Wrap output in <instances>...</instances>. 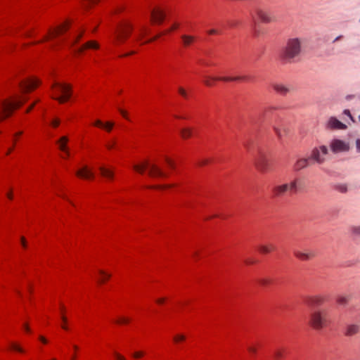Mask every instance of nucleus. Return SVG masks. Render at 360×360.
Masks as SVG:
<instances>
[{"mask_svg":"<svg viewBox=\"0 0 360 360\" xmlns=\"http://www.w3.org/2000/svg\"><path fill=\"white\" fill-rule=\"evenodd\" d=\"M303 40L300 38H290L281 50V58L285 63H294L298 60L302 53Z\"/></svg>","mask_w":360,"mask_h":360,"instance_id":"1","label":"nucleus"},{"mask_svg":"<svg viewBox=\"0 0 360 360\" xmlns=\"http://www.w3.org/2000/svg\"><path fill=\"white\" fill-rule=\"evenodd\" d=\"M329 322L328 311L326 309H318L311 311L309 316V325L316 330H321Z\"/></svg>","mask_w":360,"mask_h":360,"instance_id":"2","label":"nucleus"},{"mask_svg":"<svg viewBox=\"0 0 360 360\" xmlns=\"http://www.w3.org/2000/svg\"><path fill=\"white\" fill-rule=\"evenodd\" d=\"M132 30L133 25L128 22L119 24L113 32V43L115 45L119 46L123 44L131 34Z\"/></svg>","mask_w":360,"mask_h":360,"instance_id":"3","label":"nucleus"},{"mask_svg":"<svg viewBox=\"0 0 360 360\" xmlns=\"http://www.w3.org/2000/svg\"><path fill=\"white\" fill-rule=\"evenodd\" d=\"M134 170L140 174H143L145 169H148V174L153 177H166L167 174L155 163H150L146 161L140 165L133 166Z\"/></svg>","mask_w":360,"mask_h":360,"instance_id":"4","label":"nucleus"},{"mask_svg":"<svg viewBox=\"0 0 360 360\" xmlns=\"http://www.w3.org/2000/svg\"><path fill=\"white\" fill-rule=\"evenodd\" d=\"M328 154V148L326 146H320L314 148L309 157L311 162L321 165L326 161Z\"/></svg>","mask_w":360,"mask_h":360,"instance_id":"5","label":"nucleus"},{"mask_svg":"<svg viewBox=\"0 0 360 360\" xmlns=\"http://www.w3.org/2000/svg\"><path fill=\"white\" fill-rule=\"evenodd\" d=\"M52 88L56 89L57 94H61L60 96L54 98L60 103H63L70 99L71 96V86L69 84L55 82L52 85Z\"/></svg>","mask_w":360,"mask_h":360,"instance_id":"6","label":"nucleus"},{"mask_svg":"<svg viewBox=\"0 0 360 360\" xmlns=\"http://www.w3.org/2000/svg\"><path fill=\"white\" fill-rule=\"evenodd\" d=\"M255 167L259 172L262 173L267 172L270 170L271 160L267 154L262 152L259 153L255 160Z\"/></svg>","mask_w":360,"mask_h":360,"instance_id":"7","label":"nucleus"},{"mask_svg":"<svg viewBox=\"0 0 360 360\" xmlns=\"http://www.w3.org/2000/svg\"><path fill=\"white\" fill-rule=\"evenodd\" d=\"M22 103L20 101H3L0 103V110L8 117L13 110L20 107Z\"/></svg>","mask_w":360,"mask_h":360,"instance_id":"8","label":"nucleus"},{"mask_svg":"<svg viewBox=\"0 0 360 360\" xmlns=\"http://www.w3.org/2000/svg\"><path fill=\"white\" fill-rule=\"evenodd\" d=\"M330 148L333 153H336L347 151L349 147V144L346 142L339 139H334L330 143Z\"/></svg>","mask_w":360,"mask_h":360,"instance_id":"9","label":"nucleus"},{"mask_svg":"<svg viewBox=\"0 0 360 360\" xmlns=\"http://www.w3.org/2000/svg\"><path fill=\"white\" fill-rule=\"evenodd\" d=\"M245 77H206V79L204 81L205 85L208 86H211L214 84L215 81L221 80L224 82H232V81H239L245 79Z\"/></svg>","mask_w":360,"mask_h":360,"instance_id":"10","label":"nucleus"},{"mask_svg":"<svg viewBox=\"0 0 360 360\" xmlns=\"http://www.w3.org/2000/svg\"><path fill=\"white\" fill-rule=\"evenodd\" d=\"M306 304L311 307H316L322 305L325 302V297L322 295L308 296L305 300Z\"/></svg>","mask_w":360,"mask_h":360,"instance_id":"11","label":"nucleus"},{"mask_svg":"<svg viewBox=\"0 0 360 360\" xmlns=\"http://www.w3.org/2000/svg\"><path fill=\"white\" fill-rule=\"evenodd\" d=\"M20 86L24 92L32 91L39 84V81L35 79H27L20 82Z\"/></svg>","mask_w":360,"mask_h":360,"instance_id":"12","label":"nucleus"},{"mask_svg":"<svg viewBox=\"0 0 360 360\" xmlns=\"http://www.w3.org/2000/svg\"><path fill=\"white\" fill-rule=\"evenodd\" d=\"M326 128L330 129H346L347 125L337 118L331 117L327 121Z\"/></svg>","mask_w":360,"mask_h":360,"instance_id":"13","label":"nucleus"},{"mask_svg":"<svg viewBox=\"0 0 360 360\" xmlns=\"http://www.w3.org/2000/svg\"><path fill=\"white\" fill-rule=\"evenodd\" d=\"M152 21L154 23L160 24L165 18V13L160 8H155L150 13Z\"/></svg>","mask_w":360,"mask_h":360,"instance_id":"14","label":"nucleus"},{"mask_svg":"<svg viewBox=\"0 0 360 360\" xmlns=\"http://www.w3.org/2000/svg\"><path fill=\"white\" fill-rule=\"evenodd\" d=\"M309 157L308 158H299L293 165V169L299 172L303 169L307 168L310 164Z\"/></svg>","mask_w":360,"mask_h":360,"instance_id":"15","label":"nucleus"},{"mask_svg":"<svg viewBox=\"0 0 360 360\" xmlns=\"http://www.w3.org/2000/svg\"><path fill=\"white\" fill-rule=\"evenodd\" d=\"M273 197L274 198H280L288 192L287 184H283L279 185H276L272 188L271 190Z\"/></svg>","mask_w":360,"mask_h":360,"instance_id":"16","label":"nucleus"},{"mask_svg":"<svg viewBox=\"0 0 360 360\" xmlns=\"http://www.w3.org/2000/svg\"><path fill=\"white\" fill-rule=\"evenodd\" d=\"M256 14L262 22L269 23L274 21V18L271 15L270 13L260 8H257L255 11Z\"/></svg>","mask_w":360,"mask_h":360,"instance_id":"17","label":"nucleus"},{"mask_svg":"<svg viewBox=\"0 0 360 360\" xmlns=\"http://www.w3.org/2000/svg\"><path fill=\"white\" fill-rule=\"evenodd\" d=\"M273 89L278 94L285 96L287 94L290 93L292 90L289 86L281 83H276L273 84Z\"/></svg>","mask_w":360,"mask_h":360,"instance_id":"18","label":"nucleus"},{"mask_svg":"<svg viewBox=\"0 0 360 360\" xmlns=\"http://www.w3.org/2000/svg\"><path fill=\"white\" fill-rule=\"evenodd\" d=\"M68 29V25L67 22H65L64 24L60 25L57 28H56L54 30H49V36H46L44 37V40H47L49 37H55L63 32H65Z\"/></svg>","mask_w":360,"mask_h":360,"instance_id":"19","label":"nucleus"},{"mask_svg":"<svg viewBox=\"0 0 360 360\" xmlns=\"http://www.w3.org/2000/svg\"><path fill=\"white\" fill-rule=\"evenodd\" d=\"M295 256L301 259L302 261H307L312 259L315 255L312 252L310 251H300V250H295L294 251Z\"/></svg>","mask_w":360,"mask_h":360,"instance_id":"20","label":"nucleus"},{"mask_svg":"<svg viewBox=\"0 0 360 360\" xmlns=\"http://www.w3.org/2000/svg\"><path fill=\"white\" fill-rule=\"evenodd\" d=\"M181 39L184 47L188 48L195 43L196 38L195 36L185 34L181 36Z\"/></svg>","mask_w":360,"mask_h":360,"instance_id":"21","label":"nucleus"},{"mask_svg":"<svg viewBox=\"0 0 360 360\" xmlns=\"http://www.w3.org/2000/svg\"><path fill=\"white\" fill-rule=\"evenodd\" d=\"M77 176L84 178V179H92L94 178V174L89 170L87 167H84L83 168L77 170L76 172Z\"/></svg>","mask_w":360,"mask_h":360,"instance_id":"22","label":"nucleus"},{"mask_svg":"<svg viewBox=\"0 0 360 360\" xmlns=\"http://www.w3.org/2000/svg\"><path fill=\"white\" fill-rule=\"evenodd\" d=\"M360 330V326L358 324H349L346 328L345 335L353 336Z\"/></svg>","mask_w":360,"mask_h":360,"instance_id":"23","label":"nucleus"},{"mask_svg":"<svg viewBox=\"0 0 360 360\" xmlns=\"http://www.w3.org/2000/svg\"><path fill=\"white\" fill-rule=\"evenodd\" d=\"M98 47H99V45L97 42H96L94 41H89L86 42V44H84V45H82V46L78 47L75 50V51H77L78 53H82L84 50H85L86 49H98Z\"/></svg>","mask_w":360,"mask_h":360,"instance_id":"24","label":"nucleus"},{"mask_svg":"<svg viewBox=\"0 0 360 360\" xmlns=\"http://www.w3.org/2000/svg\"><path fill=\"white\" fill-rule=\"evenodd\" d=\"M68 142V138L67 136H62L58 139L56 143L58 145V148L60 150L69 154V150L67 147V143Z\"/></svg>","mask_w":360,"mask_h":360,"instance_id":"25","label":"nucleus"},{"mask_svg":"<svg viewBox=\"0 0 360 360\" xmlns=\"http://www.w3.org/2000/svg\"><path fill=\"white\" fill-rule=\"evenodd\" d=\"M299 181V179L295 178L289 183H285V184H287L288 191H290L293 193H296L298 191Z\"/></svg>","mask_w":360,"mask_h":360,"instance_id":"26","label":"nucleus"},{"mask_svg":"<svg viewBox=\"0 0 360 360\" xmlns=\"http://www.w3.org/2000/svg\"><path fill=\"white\" fill-rule=\"evenodd\" d=\"M272 127L279 139H281L282 137L284 136V134L286 133V129L285 127H282L281 126H279L276 123H273Z\"/></svg>","mask_w":360,"mask_h":360,"instance_id":"27","label":"nucleus"},{"mask_svg":"<svg viewBox=\"0 0 360 360\" xmlns=\"http://www.w3.org/2000/svg\"><path fill=\"white\" fill-rule=\"evenodd\" d=\"M99 170L101 175L105 178L112 179L114 176L113 172L110 169L105 168V167H100Z\"/></svg>","mask_w":360,"mask_h":360,"instance_id":"28","label":"nucleus"},{"mask_svg":"<svg viewBox=\"0 0 360 360\" xmlns=\"http://www.w3.org/2000/svg\"><path fill=\"white\" fill-rule=\"evenodd\" d=\"M275 249V247L272 244L262 245L259 247V250L263 254H268Z\"/></svg>","mask_w":360,"mask_h":360,"instance_id":"29","label":"nucleus"},{"mask_svg":"<svg viewBox=\"0 0 360 360\" xmlns=\"http://www.w3.org/2000/svg\"><path fill=\"white\" fill-rule=\"evenodd\" d=\"M180 134L183 139H188L192 136V129L190 128H184L181 129Z\"/></svg>","mask_w":360,"mask_h":360,"instance_id":"30","label":"nucleus"},{"mask_svg":"<svg viewBox=\"0 0 360 360\" xmlns=\"http://www.w3.org/2000/svg\"><path fill=\"white\" fill-rule=\"evenodd\" d=\"M148 30L145 26H141L139 28V32L138 35L136 37V40L139 41L140 40L143 36L147 33Z\"/></svg>","mask_w":360,"mask_h":360,"instance_id":"31","label":"nucleus"},{"mask_svg":"<svg viewBox=\"0 0 360 360\" xmlns=\"http://www.w3.org/2000/svg\"><path fill=\"white\" fill-rule=\"evenodd\" d=\"M99 274L102 276V278L99 280L100 283H103L106 279L110 278L111 276L110 274L105 273L103 270H100Z\"/></svg>","mask_w":360,"mask_h":360,"instance_id":"32","label":"nucleus"},{"mask_svg":"<svg viewBox=\"0 0 360 360\" xmlns=\"http://www.w3.org/2000/svg\"><path fill=\"white\" fill-rule=\"evenodd\" d=\"M173 339L176 343H178L179 342L184 341L186 340V336L183 334H177Z\"/></svg>","mask_w":360,"mask_h":360,"instance_id":"33","label":"nucleus"},{"mask_svg":"<svg viewBox=\"0 0 360 360\" xmlns=\"http://www.w3.org/2000/svg\"><path fill=\"white\" fill-rule=\"evenodd\" d=\"M337 302L341 305H345L348 302V298L347 297L340 296L338 298Z\"/></svg>","mask_w":360,"mask_h":360,"instance_id":"34","label":"nucleus"},{"mask_svg":"<svg viewBox=\"0 0 360 360\" xmlns=\"http://www.w3.org/2000/svg\"><path fill=\"white\" fill-rule=\"evenodd\" d=\"M336 189L340 193H346L347 191V186L346 184H339L336 186Z\"/></svg>","mask_w":360,"mask_h":360,"instance_id":"35","label":"nucleus"},{"mask_svg":"<svg viewBox=\"0 0 360 360\" xmlns=\"http://www.w3.org/2000/svg\"><path fill=\"white\" fill-rule=\"evenodd\" d=\"M351 231L354 235L360 236V226H352L351 228Z\"/></svg>","mask_w":360,"mask_h":360,"instance_id":"36","label":"nucleus"},{"mask_svg":"<svg viewBox=\"0 0 360 360\" xmlns=\"http://www.w3.org/2000/svg\"><path fill=\"white\" fill-rule=\"evenodd\" d=\"M114 126V123L112 122H107L104 123L103 128L105 129L108 131H110Z\"/></svg>","mask_w":360,"mask_h":360,"instance_id":"37","label":"nucleus"},{"mask_svg":"<svg viewBox=\"0 0 360 360\" xmlns=\"http://www.w3.org/2000/svg\"><path fill=\"white\" fill-rule=\"evenodd\" d=\"M274 356L276 359H280L283 357V351L281 349H277L274 352Z\"/></svg>","mask_w":360,"mask_h":360,"instance_id":"38","label":"nucleus"},{"mask_svg":"<svg viewBox=\"0 0 360 360\" xmlns=\"http://www.w3.org/2000/svg\"><path fill=\"white\" fill-rule=\"evenodd\" d=\"M11 348L17 352H21V353L24 352V349L15 343L11 344Z\"/></svg>","mask_w":360,"mask_h":360,"instance_id":"39","label":"nucleus"},{"mask_svg":"<svg viewBox=\"0 0 360 360\" xmlns=\"http://www.w3.org/2000/svg\"><path fill=\"white\" fill-rule=\"evenodd\" d=\"M116 145L115 141H111L106 143V148L109 150L112 149Z\"/></svg>","mask_w":360,"mask_h":360,"instance_id":"40","label":"nucleus"},{"mask_svg":"<svg viewBox=\"0 0 360 360\" xmlns=\"http://www.w3.org/2000/svg\"><path fill=\"white\" fill-rule=\"evenodd\" d=\"M116 322L119 324L127 323L129 322V319L127 318L121 317Z\"/></svg>","mask_w":360,"mask_h":360,"instance_id":"41","label":"nucleus"},{"mask_svg":"<svg viewBox=\"0 0 360 360\" xmlns=\"http://www.w3.org/2000/svg\"><path fill=\"white\" fill-rule=\"evenodd\" d=\"M165 161L171 168H174V162L171 159L166 158Z\"/></svg>","mask_w":360,"mask_h":360,"instance_id":"42","label":"nucleus"},{"mask_svg":"<svg viewBox=\"0 0 360 360\" xmlns=\"http://www.w3.org/2000/svg\"><path fill=\"white\" fill-rule=\"evenodd\" d=\"M143 356V352H136L133 354V357L135 358V359H139V358H141Z\"/></svg>","mask_w":360,"mask_h":360,"instance_id":"43","label":"nucleus"},{"mask_svg":"<svg viewBox=\"0 0 360 360\" xmlns=\"http://www.w3.org/2000/svg\"><path fill=\"white\" fill-rule=\"evenodd\" d=\"M248 349L250 353L253 354H255L257 353V348L254 346L248 347Z\"/></svg>","mask_w":360,"mask_h":360,"instance_id":"44","label":"nucleus"},{"mask_svg":"<svg viewBox=\"0 0 360 360\" xmlns=\"http://www.w3.org/2000/svg\"><path fill=\"white\" fill-rule=\"evenodd\" d=\"M179 94H180L182 96H184V97H185V98L187 96V93H186V91L183 88L179 87Z\"/></svg>","mask_w":360,"mask_h":360,"instance_id":"45","label":"nucleus"},{"mask_svg":"<svg viewBox=\"0 0 360 360\" xmlns=\"http://www.w3.org/2000/svg\"><path fill=\"white\" fill-rule=\"evenodd\" d=\"M115 356L117 360H127L122 355L117 352L115 353Z\"/></svg>","mask_w":360,"mask_h":360,"instance_id":"46","label":"nucleus"},{"mask_svg":"<svg viewBox=\"0 0 360 360\" xmlns=\"http://www.w3.org/2000/svg\"><path fill=\"white\" fill-rule=\"evenodd\" d=\"M259 283L261 285H267L269 283V281L268 279H266V278H262V279H260L259 281Z\"/></svg>","mask_w":360,"mask_h":360,"instance_id":"47","label":"nucleus"},{"mask_svg":"<svg viewBox=\"0 0 360 360\" xmlns=\"http://www.w3.org/2000/svg\"><path fill=\"white\" fill-rule=\"evenodd\" d=\"M94 125L99 127H103L104 126V123L102 122L101 120H97L94 122Z\"/></svg>","mask_w":360,"mask_h":360,"instance_id":"48","label":"nucleus"},{"mask_svg":"<svg viewBox=\"0 0 360 360\" xmlns=\"http://www.w3.org/2000/svg\"><path fill=\"white\" fill-rule=\"evenodd\" d=\"M60 124V120L58 119H55L52 121L51 122V124L53 125V127H56L59 125Z\"/></svg>","mask_w":360,"mask_h":360,"instance_id":"49","label":"nucleus"},{"mask_svg":"<svg viewBox=\"0 0 360 360\" xmlns=\"http://www.w3.org/2000/svg\"><path fill=\"white\" fill-rule=\"evenodd\" d=\"M119 111L120 112V113L122 114V115L126 118L127 120H129V117L127 116V113L125 110H122V109H119Z\"/></svg>","mask_w":360,"mask_h":360,"instance_id":"50","label":"nucleus"},{"mask_svg":"<svg viewBox=\"0 0 360 360\" xmlns=\"http://www.w3.org/2000/svg\"><path fill=\"white\" fill-rule=\"evenodd\" d=\"M343 113L344 115L348 116L352 120H353L352 116L349 110H345Z\"/></svg>","mask_w":360,"mask_h":360,"instance_id":"51","label":"nucleus"},{"mask_svg":"<svg viewBox=\"0 0 360 360\" xmlns=\"http://www.w3.org/2000/svg\"><path fill=\"white\" fill-rule=\"evenodd\" d=\"M21 240V243H22V245L24 248H27V242H26V240L24 237H21L20 238Z\"/></svg>","mask_w":360,"mask_h":360,"instance_id":"52","label":"nucleus"},{"mask_svg":"<svg viewBox=\"0 0 360 360\" xmlns=\"http://www.w3.org/2000/svg\"><path fill=\"white\" fill-rule=\"evenodd\" d=\"M82 34H80L79 35H78V36L77 37V38H76V39H75L71 42V45L72 46V45H74L75 43H77V41H78V40L82 37Z\"/></svg>","mask_w":360,"mask_h":360,"instance_id":"53","label":"nucleus"},{"mask_svg":"<svg viewBox=\"0 0 360 360\" xmlns=\"http://www.w3.org/2000/svg\"><path fill=\"white\" fill-rule=\"evenodd\" d=\"M356 146L358 152H360V139L356 141Z\"/></svg>","mask_w":360,"mask_h":360,"instance_id":"54","label":"nucleus"},{"mask_svg":"<svg viewBox=\"0 0 360 360\" xmlns=\"http://www.w3.org/2000/svg\"><path fill=\"white\" fill-rule=\"evenodd\" d=\"M217 33H218V32L215 29H212V30L208 31V34H216Z\"/></svg>","mask_w":360,"mask_h":360,"instance_id":"55","label":"nucleus"},{"mask_svg":"<svg viewBox=\"0 0 360 360\" xmlns=\"http://www.w3.org/2000/svg\"><path fill=\"white\" fill-rule=\"evenodd\" d=\"M160 35H161V34H158V35H157V36L154 37L153 38H152V39H149V40H148V41H147L146 42H152V41H153L156 40L157 39H158V38L160 37Z\"/></svg>","mask_w":360,"mask_h":360,"instance_id":"56","label":"nucleus"},{"mask_svg":"<svg viewBox=\"0 0 360 360\" xmlns=\"http://www.w3.org/2000/svg\"><path fill=\"white\" fill-rule=\"evenodd\" d=\"M179 25L178 23H174L172 27H171V30H174L176 29H177L179 27Z\"/></svg>","mask_w":360,"mask_h":360,"instance_id":"57","label":"nucleus"},{"mask_svg":"<svg viewBox=\"0 0 360 360\" xmlns=\"http://www.w3.org/2000/svg\"><path fill=\"white\" fill-rule=\"evenodd\" d=\"M39 340L44 344L47 343V340L45 338H44L43 336H40L39 337Z\"/></svg>","mask_w":360,"mask_h":360,"instance_id":"58","label":"nucleus"},{"mask_svg":"<svg viewBox=\"0 0 360 360\" xmlns=\"http://www.w3.org/2000/svg\"><path fill=\"white\" fill-rule=\"evenodd\" d=\"M25 330L27 331V332H30V329L28 326V325L27 323H25L24 326H23Z\"/></svg>","mask_w":360,"mask_h":360,"instance_id":"59","label":"nucleus"},{"mask_svg":"<svg viewBox=\"0 0 360 360\" xmlns=\"http://www.w3.org/2000/svg\"><path fill=\"white\" fill-rule=\"evenodd\" d=\"M134 53H135L134 51H130V52H129V53H127L126 54H124V55L121 56V57L128 56L134 54Z\"/></svg>","mask_w":360,"mask_h":360,"instance_id":"60","label":"nucleus"},{"mask_svg":"<svg viewBox=\"0 0 360 360\" xmlns=\"http://www.w3.org/2000/svg\"><path fill=\"white\" fill-rule=\"evenodd\" d=\"M165 298H160L157 300V302L159 303V304H162L165 302Z\"/></svg>","mask_w":360,"mask_h":360,"instance_id":"61","label":"nucleus"},{"mask_svg":"<svg viewBox=\"0 0 360 360\" xmlns=\"http://www.w3.org/2000/svg\"><path fill=\"white\" fill-rule=\"evenodd\" d=\"M207 163V160H203L202 161L200 162V165H206Z\"/></svg>","mask_w":360,"mask_h":360,"instance_id":"62","label":"nucleus"},{"mask_svg":"<svg viewBox=\"0 0 360 360\" xmlns=\"http://www.w3.org/2000/svg\"><path fill=\"white\" fill-rule=\"evenodd\" d=\"M342 38V35H340L338 37H337L334 40H333V43L336 42L337 41L340 40V39Z\"/></svg>","mask_w":360,"mask_h":360,"instance_id":"63","label":"nucleus"},{"mask_svg":"<svg viewBox=\"0 0 360 360\" xmlns=\"http://www.w3.org/2000/svg\"><path fill=\"white\" fill-rule=\"evenodd\" d=\"M7 197H8L9 199H12V198H13V195H12L11 191H10L9 193H7Z\"/></svg>","mask_w":360,"mask_h":360,"instance_id":"64","label":"nucleus"}]
</instances>
